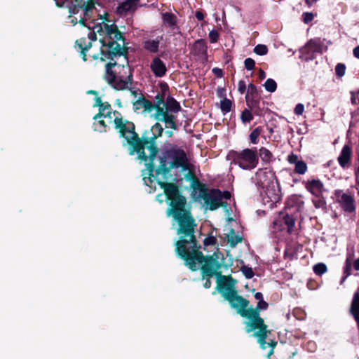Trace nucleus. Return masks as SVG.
Returning a JSON list of instances; mask_svg holds the SVG:
<instances>
[{"mask_svg": "<svg viewBox=\"0 0 359 359\" xmlns=\"http://www.w3.org/2000/svg\"><path fill=\"white\" fill-rule=\"evenodd\" d=\"M102 20V22L95 25L96 32L100 36H105L104 39L100 40L102 43L101 50H104L109 42H113L115 40L119 45L123 43V46H127L128 43H126L124 34L119 30L115 22L109 19V15L105 13Z\"/></svg>", "mask_w": 359, "mask_h": 359, "instance_id": "obj_7", "label": "nucleus"}, {"mask_svg": "<svg viewBox=\"0 0 359 359\" xmlns=\"http://www.w3.org/2000/svg\"><path fill=\"white\" fill-rule=\"evenodd\" d=\"M351 267L352 264L349 259H346L345 262V266L344 267V276L342 278L341 280V283H342L351 273Z\"/></svg>", "mask_w": 359, "mask_h": 359, "instance_id": "obj_42", "label": "nucleus"}, {"mask_svg": "<svg viewBox=\"0 0 359 359\" xmlns=\"http://www.w3.org/2000/svg\"><path fill=\"white\" fill-rule=\"evenodd\" d=\"M316 198L313 199V203L316 208H322L325 209L326 208V202L322 195L320 196H315Z\"/></svg>", "mask_w": 359, "mask_h": 359, "instance_id": "obj_41", "label": "nucleus"}, {"mask_svg": "<svg viewBox=\"0 0 359 359\" xmlns=\"http://www.w3.org/2000/svg\"><path fill=\"white\" fill-rule=\"evenodd\" d=\"M313 270L316 275L321 276L327 271V266L324 263H318L313 266Z\"/></svg>", "mask_w": 359, "mask_h": 359, "instance_id": "obj_43", "label": "nucleus"}, {"mask_svg": "<svg viewBox=\"0 0 359 359\" xmlns=\"http://www.w3.org/2000/svg\"><path fill=\"white\" fill-rule=\"evenodd\" d=\"M177 113H171L170 111H164L159 114H154L152 116L157 121L156 123L163 122L165 124V128H170L172 130H177L178 126L177 124Z\"/></svg>", "mask_w": 359, "mask_h": 359, "instance_id": "obj_13", "label": "nucleus"}, {"mask_svg": "<svg viewBox=\"0 0 359 359\" xmlns=\"http://www.w3.org/2000/svg\"><path fill=\"white\" fill-rule=\"evenodd\" d=\"M110 109L111 104L109 102H102V107H100L99 109V112L94 116L93 119L95 121H97L98 118H100L101 117H102V115H104V112L106 110H109Z\"/></svg>", "mask_w": 359, "mask_h": 359, "instance_id": "obj_38", "label": "nucleus"}, {"mask_svg": "<svg viewBox=\"0 0 359 359\" xmlns=\"http://www.w3.org/2000/svg\"><path fill=\"white\" fill-rule=\"evenodd\" d=\"M154 165H155L154 163ZM180 168H181L182 170L189 169L188 158L186 152L181 148H172L166 150L163 153V155L159 157V165L156 169L154 168L152 172L153 176L151 179V182L147 183V186H150L154 177L160 175L165 176L170 173L172 169ZM148 177L149 175L147 177ZM144 177H145L143 178ZM144 184L146 185L145 182H144Z\"/></svg>", "mask_w": 359, "mask_h": 359, "instance_id": "obj_6", "label": "nucleus"}, {"mask_svg": "<svg viewBox=\"0 0 359 359\" xmlns=\"http://www.w3.org/2000/svg\"><path fill=\"white\" fill-rule=\"evenodd\" d=\"M290 210L288 203H286L283 210L278 212L273 222L272 228L274 233H279V238L283 237L286 242L285 256L292 259V246L290 236L292 233V217L288 212Z\"/></svg>", "mask_w": 359, "mask_h": 359, "instance_id": "obj_8", "label": "nucleus"}, {"mask_svg": "<svg viewBox=\"0 0 359 359\" xmlns=\"http://www.w3.org/2000/svg\"><path fill=\"white\" fill-rule=\"evenodd\" d=\"M203 279L205 280V282L203 283V287L205 289H209L212 285L211 278H209L208 276H205V277H203Z\"/></svg>", "mask_w": 359, "mask_h": 359, "instance_id": "obj_57", "label": "nucleus"}, {"mask_svg": "<svg viewBox=\"0 0 359 359\" xmlns=\"http://www.w3.org/2000/svg\"><path fill=\"white\" fill-rule=\"evenodd\" d=\"M352 94V96H351V102L353 104H359V90H358V94L355 95L353 94V93H351Z\"/></svg>", "mask_w": 359, "mask_h": 359, "instance_id": "obj_59", "label": "nucleus"}, {"mask_svg": "<svg viewBox=\"0 0 359 359\" xmlns=\"http://www.w3.org/2000/svg\"><path fill=\"white\" fill-rule=\"evenodd\" d=\"M232 102L227 98H224L220 102V109L224 113H228L231 110Z\"/></svg>", "mask_w": 359, "mask_h": 359, "instance_id": "obj_36", "label": "nucleus"}, {"mask_svg": "<svg viewBox=\"0 0 359 359\" xmlns=\"http://www.w3.org/2000/svg\"><path fill=\"white\" fill-rule=\"evenodd\" d=\"M254 53L258 55H264L268 53V48L264 44H258L254 48Z\"/></svg>", "mask_w": 359, "mask_h": 359, "instance_id": "obj_45", "label": "nucleus"}, {"mask_svg": "<svg viewBox=\"0 0 359 359\" xmlns=\"http://www.w3.org/2000/svg\"><path fill=\"white\" fill-rule=\"evenodd\" d=\"M133 107L135 110H139L144 108V111L149 113L153 111L152 102L145 98L142 95L133 102Z\"/></svg>", "mask_w": 359, "mask_h": 359, "instance_id": "obj_22", "label": "nucleus"}, {"mask_svg": "<svg viewBox=\"0 0 359 359\" xmlns=\"http://www.w3.org/2000/svg\"><path fill=\"white\" fill-rule=\"evenodd\" d=\"M97 33L96 32V29H95V26L93 27V32H90L88 34L87 40L88 39V41H95L97 40Z\"/></svg>", "mask_w": 359, "mask_h": 359, "instance_id": "obj_52", "label": "nucleus"}, {"mask_svg": "<svg viewBox=\"0 0 359 359\" xmlns=\"http://www.w3.org/2000/svg\"><path fill=\"white\" fill-rule=\"evenodd\" d=\"M353 53L355 57L359 59V46H356L353 50Z\"/></svg>", "mask_w": 359, "mask_h": 359, "instance_id": "obj_64", "label": "nucleus"}, {"mask_svg": "<svg viewBox=\"0 0 359 359\" xmlns=\"http://www.w3.org/2000/svg\"><path fill=\"white\" fill-rule=\"evenodd\" d=\"M220 196H221V201H222L223 198L226 199V200L230 199L231 195L229 191H222L220 190Z\"/></svg>", "mask_w": 359, "mask_h": 359, "instance_id": "obj_58", "label": "nucleus"}, {"mask_svg": "<svg viewBox=\"0 0 359 359\" xmlns=\"http://www.w3.org/2000/svg\"><path fill=\"white\" fill-rule=\"evenodd\" d=\"M266 76V74L265 73V72L262 69H259V72H258V78L259 80H264Z\"/></svg>", "mask_w": 359, "mask_h": 359, "instance_id": "obj_61", "label": "nucleus"}, {"mask_svg": "<svg viewBox=\"0 0 359 359\" xmlns=\"http://www.w3.org/2000/svg\"><path fill=\"white\" fill-rule=\"evenodd\" d=\"M323 44L318 40H310L304 46L299 49V57L304 61L312 60L316 53H321Z\"/></svg>", "mask_w": 359, "mask_h": 359, "instance_id": "obj_11", "label": "nucleus"}, {"mask_svg": "<svg viewBox=\"0 0 359 359\" xmlns=\"http://www.w3.org/2000/svg\"><path fill=\"white\" fill-rule=\"evenodd\" d=\"M245 97H248V99H250V98L255 99V98L260 97L257 88L253 83H250L248 85V93L245 95Z\"/></svg>", "mask_w": 359, "mask_h": 359, "instance_id": "obj_34", "label": "nucleus"}, {"mask_svg": "<svg viewBox=\"0 0 359 359\" xmlns=\"http://www.w3.org/2000/svg\"><path fill=\"white\" fill-rule=\"evenodd\" d=\"M95 130L103 133L107 131V126L104 120L100 119L94 122Z\"/></svg>", "mask_w": 359, "mask_h": 359, "instance_id": "obj_44", "label": "nucleus"}, {"mask_svg": "<svg viewBox=\"0 0 359 359\" xmlns=\"http://www.w3.org/2000/svg\"><path fill=\"white\" fill-rule=\"evenodd\" d=\"M208 46L203 39L197 40L194 42L192 48V52L194 55L198 56L207 60L208 57Z\"/></svg>", "mask_w": 359, "mask_h": 359, "instance_id": "obj_18", "label": "nucleus"}, {"mask_svg": "<svg viewBox=\"0 0 359 359\" xmlns=\"http://www.w3.org/2000/svg\"><path fill=\"white\" fill-rule=\"evenodd\" d=\"M184 179L187 182H190V187L195 188L196 185L200 182L198 177L196 176L195 173L193 171L189 170L187 173L184 175Z\"/></svg>", "mask_w": 359, "mask_h": 359, "instance_id": "obj_33", "label": "nucleus"}, {"mask_svg": "<svg viewBox=\"0 0 359 359\" xmlns=\"http://www.w3.org/2000/svg\"><path fill=\"white\" fill-rule=\"evenodd\" d=\"M253 113L250 109H245L241 114V120L243 123L246 124L250 123L253 119Z\"/></svg>", "mask_w": 359, "mask_h": 359, "instance_id": "obj_35", "label": "nucleus"}, {"mask_svg": "<svg viewBox=\"0 0 359 359\" xmlns=\"http://www.w3.org/2000/svg\"><path fill=\"white\" fill-rule=\"evenodd\" d=\"M162 39V36L157 37L156 39H149L143 42V48L150 53H156L159 50L160 41Z\"/></svg>", "mask_w": 359, "mask_h": 359, "instance_id": "obj_24", "label": "nucleus"}, {"mask_svg": "<svg viewBox=\"0 0 359 359\" xmlns=\"http://www.w3.org/2000/svg\"><path fill=\"white\" fill-rule=\"evenodd\" d=\"M293 164L294 165V172L299 175H304L307 171V165L303 161L298 160L297 156L293 154Z\"/></svg>", "mask_w": 359, "mask_h": 359, "instance_id": "obj_27", "label": "nucleus"}, {"mask_svg": "<svg viewBox=\"0 0 359 359\" xmlns=\"http://www.w3.org/2000/svg\"><path fill=\"white\" fill-rule=\"evenodd\" d=\"M257 152L258 158L260 157L262 161L266 163H269L273 156L271 152L265 147H261Z\"/></svg>", "mask_w": 359, "mask_h": 359, "instance_id": "obj_32", "label": "nucleus"}, {"mask_svg": "<svg viewBox=\"0 0 359 359\" xmlns=\"http://www.w3.org/2000/svg\"><path fill=\"white\" fill-rule=\"evenodd\" d=\"M163 23L170 27H173L177 25V16L172 13L166 12L162 14Z\"/></svg>", "mask_w": 359, "mask_h": 359, "instance_id": "obj_29", "label": "nucleus"}, {"mask_svg": "<svg viewBox=\"0 0 359 359\" xmlns=\"http://www.w3.org/2000/svg\"><path fill=\"white\" fill-rule=\"evenodd\" d=\"M83 4L81 8H79L78 15H74L70 20V22L73 25L79 23L82 26L87 27L86 22L92 18L93 11L95 8L94 0H82L81 5ZM79 4L81 5L79 3Z\"/></svg>", "mask_w": 359, "mask_h": 359, "instance_id": "obj_10", "label": "nucleus"}, {"mask_svg": "<svg viewBox=\"0 0 359 359\" xmlns=\"http://www.w3.org/2000/svg\"><path fill=\"white\" fill-rule=\"evenodd\" d=\"M223 297L241 317L248 320L244 322L245 332L249 334L254 332L252 336L257 338L262 349L269 348L266 354V357L269 358L273 353V349L277 343L273 340H271L270 342L266 341L271 331L268 329V326L260 316L261 310L257 306L255 308L252 306L249 307L250 302L238 294L235 288L226 293H223Z\"/></svg>", "mask_w": 359, "mask_h": 359, "instance_id": "obj_3", "label": "nucleus"}, {"mask_svg": "<svg viewBox=\"0 0 359 359\" xmlns=\"http://www.w3.org/2000/svg\"><path fill=\"white\" fill-rule=\"evenodd\" d=\"M254 297L256 299L259 300V301H262V300H264L263 299V294L262 292H256L255 294H254Z\"/></svg>", "mask_w": 359, "mask_h": 359, "instance_id": "obj_63", "label": "nucleus"}, {"mask_svg": "<svg viewBox=\"0 0 359 359\" xmlns=\"http://www.w3.org/2000/svg\"><path fill=\"white\" fill-rule=\"evenodd\" d=\"M229 155L231 158V163L238 165L243 170H252L256 168L259 163L256 147L246 148L239 151L232 150Z\"/></svg>", "mask_w": 359, "mask_h": 359, "instance_id": "obj_9", "label": "nucleus"}, {"mask_svg": "<svg viewBox=\"0 0 359 359\" xmlns=\"http://www.w3.org/2000/svg\"><path fill=\"white\" fill-rule=\"evenodd\" d=\"M346 66L344 64L339 63L335 67V73L337 76L341 77L345 74Z\"/></svg>", "mask_w": 359, "mask_h": 359, "instance_id": "obj_47", "label": "nucleus"}, {"mask_svg": "<svg viewBox=\"0 0 359 359\" xmlns=\"http://www.w3.org/2000/svg\"><path fill=\"white\" fill-rule=\"evenodd\" d=\"M114 128L118 131L119 137H123L128 144V154H137V158L145 163L148 177H144L145 184L151 182L152 172L154 169V160L159 151L156 140L163 135L164 128L160 123H155L149 130H146L140 137L135 130L133 122L127 119L123 120L121 113L113 111Z\"/></svg>", "mask_w": 359, "mask_h": 359, "instance_id": "obj_2", "label": "nucleus"}, {"mask_svg": "<svg viewBox=\"0 0 359 359\" xmlns=\"http://www.w3.org/2000/svg\"><path fill=\"white\" fill-rule=\"evenodd\" d=\"M182 110L180 103L172 96L168 95L165 98L163 106L164 111H170L171 113H178Z\"/></svg>", "mask_w": 359, "mask_h": 359, "instance_id": "obj_19", "label": "nucleus"}, {"mask_svg": "<svg viewBox=\"0 0 359 359\" xmlns=\"http://www.w3.org/2000/svg\"><path fill=\"white\" fill-rule=\"evenodd\" d=\"M339 203L343 210L346 212H352L355 209L353 198L347 194L341 195Z\"/></svg>", "mask_w": 359, "mask_h": 359, "instance_id": "obj_21", "label": "nucleus"}, {"mask_svg": "<svg viewBox=\"0 0 359 359\" xmlns=\"http://www.w3.org/2000/svg\"><path fill=\"white\" fill-rule=\"evenodd\" d=\"M157 183L163 189V193L168 201L166 210L167 217H172L178 224L177 233L180 236L175 243L177 255L183 260L185 265L192 271L200 268L202 276L212 278L216 276L217 289L222 293H226L234 288L236 280L231 275L224 276L221 269H227L230 265L224 263V255L215 252L211 255H204L200 248L201 245L194 234L196 226V220L188 207L187 198L182 194L179 186L173 182H163L158 180Z\"/></svg>", "mask_w": 359, "mask_h": 359, "instance_id": "obj_1", "label": "nucleus"}, {"mask_svg": "<svg viewBox=\"0 0 359 359\" xmlns=\"http://www.w3.org/2000/svg\"><path fill=\"white\" fill-rule=\"evenodd\" d=\"M55 4L59 8H67L69 12V18L71 20L74 15H78L79 8H81L83 4L81 5L82 0H54Z\"/></svg>", "mask_w": 359, "mask_h": 359, "instance_id": "obj_14", "label": "nucleus"}, {"mask_svg": "<svg viewBox=\"0 0 359 359\" xmlns=\"http://www.w3.org/2000/svg\"><path fill=\"white\" fill-rule=\"evenodd\" d=\"M304 104L299 103V104L296 105V107L294 108V113L297 115H302L303 114V112H304Z\"/></svg>", "mask_w": 359, "mask_h": 359, "instance_id": "obj_54", "label": "nucleus"}, {"mask_svg": "<svg viewBox=\"0 0 359 359\" xmlns=\"http://www.w3.org/2000/svg\"><path fill=\"white\" fill-rule=\"evenodd\" d=\"M257 306L262 310H266L269 307V304L264 300L259 301L257 304Z\"/></svg>", "mask_w": 359, "mask_h": 359, "instance_id": "obj_55", "label": "nucleus"}, {"mask_svg": "<svg viewBox=\"0 0 359 359\" xmlns=\"http://www.w3.org/2000/svg\"><path fill=\"white\" fill-rule=\"evenodd\" d=\"M212 72L217 78H222L223 76V71L219 68L215 67L212 69Z\"/></svg>", "mask_w": 359, "mask_h": 359, "instance_id": "obj_56", "label": "nucleus"}, {"mask_svg": "<svg viewBox=\"0 0 359 359\" xmlns=\"http://www.w3.org/2000/svg\"><path fill=\"white\" fill-rule=\"evenodd\" d=\"M140 1V0H125L118 5L117 11L121 14H126L130 11H135Z\"/></svg>", "mask_w": 359, "mask_h": 359, "instance_id": "obj_23", "label": "nucleus"}, {"mask_svg": "<svg viewBox=\"0 0 359 359\" xmlns=\"http://www.w3.org/2000/svg\"><path fill=\"white\" fill-rule=\"evenodd\" d=\"M246 104L250 110L256 116H263L265 114V102L261 101V97L250 98L245 97Z\"/></svg>", "mask_w": 359, "mask_h": 359, "instance_id": "obj_15", "label": "nucleus"}, {"mask_svg": "<svg viewBox=\"0 0 359 359\" xmlns=\"http://www.w3.org/2000/svg\"><path fill=\"white\" fill-rule=\"evenodd\" d=\"M213 232H210L207 237L203 241V245L205 246L215 245L217 243V239L215 236L213 235Z\"/></svg>", "mask_w": 359, "mask_h": 359, "instance_id": "obj_40", "label": "nucleus"}, {"mask_svg": "<svg viewBox=\"0 0 359 359\" xmlns=\"http://www.w3.org/2000/svg\"><path fill=\"white\" fill-rule=\"evenodd\" d=\"M208 36H209L210 43H214L217 42V41L219 39V34L217 30L212 29L209 32Z\"/></svg>", "mask_w": 359, "mask_h": 359, "instance_id": "obj_48", "label": "nucleus"}, {"mask_svg": "<svg viewBox=\"0 0 359 359\" xmlns=\"http://www.w3.org/2000/svg\"><path fill=\"white\" fill-rule=\"evenodd\" d=\"M150 68L156 77H163L165 75L167 68L165 63L158 57L153 59Z\"/></svg>", "mask_w": 359, "mask_h": 359, "instance_id": "obj_17", "label": "nucleus"}, {"mask_svg": "<svg viewBox=\"0 0 359 359\" xmlns=\"http://www.w3.org/2000/svg\"><path fill=\"white\" fill-rule=\"evenodd\" d=\"M262 132V127L259 126L255 128L250 134V142L255 144L257 143V138Z\"/></svg>", "mask_w": 359, "mask_h": 359, "instance_id": "obj_37", "label": "nucleus"}, {"mask_svg": "<svg viewBox=\"0 0 359 359\" xmlns=\"http://www.w3.org/2000/svg\"><path fill=\"white\" fill-rule=\"evenodd\" d=\"M238 90L241 94H243L246 90V84L245 82L243 80L238 81Z\"/></svg>", "mask_w": 359, "mask_h": 359, "instance_id": "obj_53", "label": "nucleus"}, {"mask_svg": "<svg viewBox=\"0 0 359 359\" xmlns=\"http://www.w3.org/2000/svg\"><path fill=\"white\" fill-rule=\"evenodd\" d=\"M95 104L94 107H98L99 108L102 105V101L100 97H96L95 99Z\"/></svg>", "mask_w": 359, "mask_h": 359, "instance_id": "obj_62", "label": "nucleus"}, {"mask_svg": "<svg viewBox=\"0 0 359 359\" xmlns=\"http://www.w3.org/2000/svg\"><path fill=\"white\" fill-rule=\"evenodd\" d=\"M75 44L80 51V55L81 56L82 60L84 62L87 61L86 53L89 50L90 48H91L92 42L87 41V38L86 37H81L76 41Z\"/></svg>", "mask_w": 359, "mask_h": 359, "instance_id": "obj_20", "label": "nucleus"}, {"mask_svg": "<svg viewBox=\"0 0 359 359\" xmlns=\"http://www.w3.org/2000/svg\"><path fill=\"white\" fill-rule=\"evenodd\" d=\"M350 312L353 316V318L357 323L358 327L359 329V292H356L354 293L353 298L352 299Z\"/></svg>", "mask_w": 359, "mask_h": 359, "instance_id": "obj_25", "label": "nucleus"}, {"mask_svg": "<svg viewBox=\"0 0 359 359\" xmlns=\"http://www.w3.org/2000/svg\"><path fill=\"white\" fill-rule=\"evenodd\" d=\"M195 16L198 20L201 21L204 19V14L201 11H196L195 13Z\"/></svg>", "mask_w": 359, "mask_h": 359, "instance_id": "obj_60", "label": "nucleus"}, {"mask_svg": "<svg viewBox=\"0 0 359 359\" xmlns=\"http://www.w3.org/2000/svg\"><path fill=\"white\" fill-rule=\"evenodd\" d=\"M118 42L111 41L108 43L107 48L104 50H101L100 62L108 61L105 67V72L104 79L107 83L116 90H124L126 89L130 90L128 85L133 83V73L129 67L128 76L123 79L121 76H116V72L112 69L117 65V62L114 60L117 57H127L128 54V47L123 46V44L119 45Z\"/></svg>", "mask_w": 359, "mask_h": 359, "instance_id": "obj_4", "label": "nucleus"}, {"mask_svg": "<svg viewBox=\"0 0 359 359\" xmlns=\"http://www.w3.org/2000/svg\"><path fill=\"white\" fill-rule=\"evenodd\" d=\"M165 98L158 93L155 96L154 103H152L153 110H155L154 114H159L163 111Z\"/></svg>", "mask_w": 359, "mask_h": 359, "instance_id": "obj_28", "label": "nucleus"}, {"mask_svg": "<svg viewBox=\"0 0 359 359\" xmlns=\"http://www.w3.org/2000/svg\"><path fill=\"white\" fill-rule=\"evenodd\" d=\"M227 242L231 248H234L239 243L242 242V238L240 236L235 235L233 229H230V234L227 235Z\"/></svg>", "mask_w": 359, "mask_h": 359, "instance_id": "obj_30", "label": "nucleus"}, {"mask_svg": "<svg viewBox=\"0 0 359 359\" xmlns=\"http://www.w3.org/2000/svg\"><path fill=\"white\" fill-rule=\"evenodd\" d=\"M264 86L268 92L273 93L277 88V84L276 81L272 79H268L265 81Z\"/></svg>", "mask_w": 359, "mask_h": 359, "instance_id": "obj_39", "label": "nucleus"}, {"mask_svg": "<svg viewBox=\"0 0 359 359\" xmlns=\"http://www.w3.org/2000/svg\"><path fill=\"white\" fill-rule=\"evenodd\" d=\"M242 273L244 274L245 277L248 279L252 278L254 276V271L252 268L248 267L247 266H243L241 269Z\"/></svg>", "mask_w": 359, "mask_h": 359, "instance_id": "obj_46", "label": "nucleus"}, {"mask_svg": "<svg viewBox=\"0 0 359 359\" xmlns=\"http://www.w3.org/2000/svg\"><path fill=\"white\" fill-rule=\"evenodd\" d=\"M244 65H245V68L247 70L250 71L255 68V62L253 59H252L250 57H248L244 61Z\"/></svg>", "mask_w": 359, "mask_h": 359, "instance_id": "obj_49", "label": "nucleus"}, {"mask_svg": "<svg viewBox=\"0 0 359 359\" xmlns=\"http://www.w3.org/2000/svg\"><path fill=\"white\" fill-rule=\"evenodd\" d=\"M305 188L314 196H320L325 191L323 183L320 180H311L304 182Z\"/></svg>", "mask_w": 359, "mask_h": 359, "instance_id": "obj_16", "label": "nucleus"}, {"mask_svg": "<svg viewBox=\"0 0 359 359\" xmlns=\"http://www.w3.org/2000/svg\"><path fill=\"white\" fill-rule=\"evenodd\" d=\"M194 191H198V198H202L204 201L209 194V189L207 188L205 184L201 183V182L198 184L196 185V187L192 188Z\"/></svg>", "mask_w": 359, "mask_h": 359, "instance_id": "obj_31", "label": "nucleus"}, {"mask_svg": "<svg viewBox=\"0 0 359 359\" xmlns=\"http://www.w3.org/2000/svg\"><path fill=\"white\" fill-rule=\"evenodd\" d=\"M264 204L269 203L270 208L278 203L281 196L280 189L275 173L267 169H259L254 178Z\"/></svg>", "mask_w": 359, "mask_h": 359, "instance_id": "obj_5", "label": "nucleus"}, {"mask_svg": "<svg viewBox=\"0 0 359 359\" xmlns=\"http://www.w3.org/2000/svg\"><path fill=\"white\" fill-rule=\"evenodd\" d=\"M159 87L161 89V93H158V94L163 95L165 97L167 93L169 91L168 85L165 82H161L159 83Z\"/></svg>", "mask_w": 359, "mask_h": 359, "instance_id": "obj_50", "label": "nucleus"}, {"mask_svg": "<svg viewBox=\"0 0 359 359\" xmlns=\"http://www.w3.org/2000/svg\"><path fill=\"white\" fill-rule=\"evenodd\" d=\"M314 15L312 13L305 12L302 14V20L304 23L308 24L313 20Z\"/></svg>", "mask_w": 359, "mask_h": 359, "instance_id": "obj_51", "label": "nucleus"}, {"mask_svg": "<svg viewBox=\"0 0 359 359\" xmlns=\"http://www.w3.org/2000/svg\"><path fill=\"white\" fill-rule=\"evenodd\" d=\"M351 156V150L349 146L344 145L342 148L340 155L338 157V162L342 168H345Z\"/></svg>", "mask_w": 359, "mask_h": 359, "instance_id": "obj_26", "label": "nucleus"}, {"mask_svg": "<svg viewBox=\"0 0 359 359\" xmlns=\"http://www.w3.org/2000/svg\"><path fill=\"white\" fill-rule=\"evenodd\" d=\"M204 203L210 210H215L220 207H226L227 203L221 201L220 190L219 189H210L209 194L204 198Z\"/></svg>", "mask_w": 359, "mask_h": 359, "instance_id": "obj_12", "label": "nucleus"}]
</instances>
